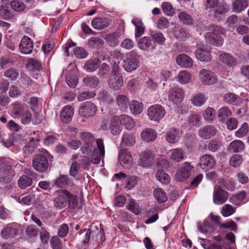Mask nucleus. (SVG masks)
<instances>
[{
    "label": "nucleus",
    "mask_w": 249,
    "mask_h": 249,
    "mask_svg": "<svg viewBox=\"0 0 249 249\" xmlns=\"http://www.w3.org/2000/svg\"><path fill=\"white\" fill-rule=\"evenodd\" d=\"M96 147H93V142L83 143L81 148L82 152L83 154L91 155V160L93 164H97L103 159L105 153V146L103 141L102 139H97L96 141Z\"/></svg>",
    "instance_id": "1"
},
{
    "label": "nucleus",
    "mask_w": 249,
    "mask_h": 249,
    "mask_svg": "<svg viewBox=\"0 0 249 249\" xmlns=\"http://www.w3.org/2000/svg\"><path fill=\"white\" fill-rule=\"evenodd\" d=\"M55 194L56 196L53 200V203L57 209L61 210L68 205L70 209H74L77 206V197L68 191L60 190L56 191Z\"/></svg>",
    "instance_id": "2"
},
{
    "label": "nucleus",
    "mask_w": 249,
    "mask_h": 249,
    "mask_svg": "<svg viewBox=\"0 0 249 249\" xmlns=\"http://www.w3.org/2000/svg\"><path fill=\"white\" fill-rule=\"evenodd\" d=\"M71 165L70 168V175L75 177L78 173L80 167L86 168L90 163L89 158L87 156L75 154L71 158Z\"/></svg>",
    "instance_id": "3"
},
{
    "label": "nucleus",
    "mask_w": 249,
    "mask_h": 249,
    "mask_svg": "<svg viewBox=\"0 0 249 249\" xmlns=\"http://www.w3.org/2000/svg\"><path fill=\"white\" fill-rule=\"evenodd\" d=\"M139 59L140 55L134 51L126 53L123 60L124 70L128 72L135 71L139 67Z\"/></svg>",
    "instance_id": "4"
},
{
    "label": "nucleus",
    "mask_w": 249,
    "mask_h": 249,
    "mask_svg": "<svg viewBox=\"0 0 249 249\" xmlns=\"http://www.w3.org/2000/svg\"><path fill=\"white\" fill-rule=\"evenodd\" d=\"M147 113L151 120L159 122L165 115V110L161 105L157 104L148 107Z\"/></svg>",
    "instance_id": "5"
},
{
    "label": "nucleus",
    "mask_w": 249,
    "mask_h": 249,
    "mask_svg": "<svg viewBox=\"0 0 249 249\" xmlns=\"http://www.w3.org/2000/svg\"><path fill=\"white\" fill-rule=\"evenodd\" d=\"M102 125L103 130L110 129V132L114 135H118L121 131V124L118 116H114L111 118L109 122L105 121Z\"/></svg>",
    "instance_id": "6"
},
{
    "label": "nucleus",
    "mask_w": 249,
    "mask_h": 249,
    "mask_svg": "<svg viewBox=\"0 0 249 249\" xmlns=\"http://www.w3.org/2000/svg\"><path fill=\"white\" fill-rule=\"evenodd\" d=\"M97 107L90 102H85L83 103L79 108V114L80 116L89 118L93 116L96 113Z\"/></svg>",
    "instance_id": "7"
},
{
    "label": "nucleus",
    "mask_w": 249,
    "mask_h": 249,
    "mask_svg": "<svg viewBox=\"0 0 249 249\" xmlns=\"http://www.w3.org/2000/svg\"><path fill=\"white\" fill-rule=\"evenodd\" d=\"M198 76L199 80L203 84L211 85L217 81V78L214 73L209 70L205 69L201 70Z\"/></svg>",
    "instance_id": "8"
},
{
    "label": "nucleus",
    "mask_w": 249,
    "mask_h": 249,
    "mask_svg": "<svg viewBox=\"0 0 249 249\" xmlns=\"http://www.w3.org/2000/svg\"><path fill=\"white\" fill-rule=\"evenodd\" d=\"M49 162L47 159L42 155L36 156L33 160V166L39 172H45L48 168Z\"/></svg>",
    "instance_id": "9"
},
{
    "label": "nucleus",
    "mask_w": 249,
    "mask_h": 249,
    "mask_svg": "<svg viewBox=\"0 0 249 249\" xmlns=\"http://www.w3.org/2000/svg\"><path fill=\"white\" fill-rule=\"evenodd\" d=\"M193 168L189 162H184L176 173L175 179L178 181H183L189 178Z\"/></svg>",
    "instance_id": "10"
},
{
    "label": "nucleus",
    "mask_w": 249,
    "mask_h": 249,
    "mask_svg": "<svg viewBox=\"0 0 249 249\" xmlns=\"http://www.w3.org/2000/svg\"><path fill=\"white\" fill-rule=\"evenodd\" d=\"M54 185L58 188L73 189L75 184L67 175L61 174L54 181Z\"/></svg>",
    "instance_id": "11"
},
{
    "label": "nucleus",
    "mask_w": 249,
    "mask_h": 249,
    "mask_svg": "<svg viewBox=\"0 0 249 249\" xmlns=\"http://www.w3.org/2000/svg\"><path fill=\"white\" fill-rule=\"evenodd\" d=\"M154 159L152 152L149 150H145L139 155V165L145 168L149 167L153 164Z\"/></svg>",
    "instance_id": "12"
},
{
    "label": "nucleus",
    "mask_w": 249,
    "mask_h": 249,
    "mask_svg": "<svg viewBox=\"0 0 249 249\" xmlns=\"http://www.w3.org/2000/svg\"><path fill=\"white\" fill-rule=\"evenodd\" d=\"M229 194L221 188H217L213 193V203L216 205H221L228 199Z\"/></svg>",
    "instance_id": "13"
},
{
    "label": "nucleus",
    "mask_w": 249,
    "mask_h": 249,
    "mask_svg": "<svg viewBox=\"0 0 249 249\" xmlns=\"http://www.w3.org/2000/svg\"><path fill=\"white\" fill-rule=\"evenodd\" d=\"M138 47L142 50L150 52L156 48V43L149 37L144 36L140 38L138 42Z\"/></svg>",
    "instance_id": "14"
},
{
    "label": "nucleus",
    "mask_w": 249,
    "mask_h": 249,
    "mask_svg": "<svg viewBox=\"0 0 249 249\" xmlns=\"http://www.w3.org/2000/svg\"><path fill=\"white\" fill-rule=\"evenodd\" d=\"M33 42L28 36H24L19 44V50L23 54H30L33 49Z\"/></svg>",
    "instance_id": "15"
},
{
    "label": "nucleus",
    "mask_w": 249,
    "mask_h": 249,
    "mask_svg": "<svg viewBox=\"0 0 249 249\" xmlns=\"http://www.w3.org/2000/svg\"><path fill=\"white\" fill-rule=\"evenodd\" d=\"M245 144L240 140H235L230 142L227 147V151L231 153H242L245 150Z\"/></svg>",
    "instance_id": "16"
},
{
    "label": "nucleus",
    "mask_w": 249,
    "mask_h": 249,
    "mask_svg": "<svg viewBox=\"0 0 249 249\" xmlns=\"http://www.w3.org/2000/svg\"><path fill=\"white\" fill-rule=\"evenodd\" d=\"M215 161L213 158L210 155H204L199 159L198 164L201 168L205 170L212 169L215 165Z\"/></svg>",
    "instance_id": "17"
},
{
    "label": "nucleus",
    "mask_w": 249,
    "mask_h": 249,
    "mask_svg": "<svg viewBox=\"0 0 249 249\" xmlns=\"http://www.w3.org/2000/svg\"><path fill=\"white\" fill-rule=\"evenodd\" d=\"M118 160L120 164L125 168H129L133 164V158L131 155L124 150H122L119 152Z\"/></svg>",
    "instance_id": "18"
},
{
    "label": "nucleus",
    "mask_w": 249,
    "mask_h": 249,
    "mask_svg": "<svg viewBox=\"0 0 249 249\" xmlns=\"http://www.w3.org/2000/svg\"><path fill=\"white\" fill-rule=\"evenodd\" d=\"M217 132V129L212 125H207L200 128L198 132L200 137L204 139H208L213 137Z\"/></svg>",
    "instance_id": "19"
},
{
    "label": "nucleus",
    "mask_w": 249,
    "mask_h": 249,
    "mask_svg": "<svg viewBox=\"0 0 249 249\" xmlns=\"http://www.w3.org/2000/svg\"><path fill=\"white\" fill-rule=\"evenodd\" d=\"M18 232L17 226L14 224H8L1 231V237L5 239L13 238L15 237Z\"/></svg>",
    "instance_id": "20"
},
{
    "label": "nucleus",
    "mask_w": 249,
    "mask_h": 249,
    "mask_svg": "<svg viewBox=\"0 0 249 249\" xmlns=\"http://www.w3.org/2000/svg\"><path fill=\"white\" fill-rule=\"evenodd\" d=\"M195 53L196 59L201 61L208 62L211 60L210 52L204 46H197Z\"/></svg>",
    "instance_id": "21"
},
{
    "label": "nucleus",
    "mask_w": 249,
    "mask_h": 249,
    "mask_svg": "<svg viewBox=\"0 0 249 249\" xmlns=\"http://www.w3.org/2000/svg\"><path fill=\"white\" fill-rule=\"evenodd\" d=\"M123 83V77L120 74L115 72L110 76L109 85L110 88L118 90L122 86Z\"/></svg>",
    "instance_id": "22"
},
{
    "label": "nucleus",
    "mask_w": 249,
    "mask_h": 249,
    "mask_svg": "<svg viewBox=\"0 0 249 249\" xmlns=\"http://www.w3.org/2000/svg\"><path fill=\"white\" fill-rule=\"evenodd\" d=\"M111 23L107 18H94L91 22L92 27L97 30H102L107 28Z\"/></svg>",
    "instance_id": "23"
},
{
    "label": "nucleus",
    "mask_w": 249,
    "mask_h": 249,
    "mask_svg": "<svg viewBox=\"0 0 249 249\" xmlns=\"http://www.w3.org/2000/svg\"><path fill=\"white\" fill-rule=\"evenodd\" d=\"M176 62L178 65L185 68H191L193 64V60L186 54H180L176 57Z\"/></svg>",
    "instance_id": "24"
},
{
    "label": "nucleus",
    "mask_w": 249,
    "mask_h": 249,
    "mask_svg": "<svg viewBox=\"0 0 249 249\" xmlns=\"http://www.w3.org/2000/svg\"><path fill=\"white\" fill-rule=\"evenodd\" d=\"M141 136L143 141L147 142H150L156 140L157 133L154 129L147 128L142 131Z\"/></svg>",
    "instance_id": "25"
},
{
    "label": "nucleus",
    "mask_w": 249,
    "mask_h": 249,
    "mask_svg": "<svg viewBox=\"0 0 249 249\" xmlns=\"http://www.w3.org/2000/svg\"><path fill=\"white\" fill-rule=\"evenodd\" d=\"M219 60L229 67L236 65V59L233 56L227 53H223L219 55Z\"/></svg>",
    "instance_id": "26"
},
{
    "label": "nucleus",
    "mask_w": 249,
    "mask_h": 249,
    "mask_svg": "<svg viewBox=\"0 0 249 249\" xmlns=\"http://www.w3.org/2000/svg\"><path fill=\"white\" fill-rule=\"evenodd\" d=\"M73 114V109L71 106H66L62 109L60 117L62 122L68 123L71 121Z\"/></svg>",
    "instance_id": "27"
},
{
    "label": "nucleus",
    "mask_w": 249,
    "mask_h": 249,
    "mask_svg": "<svg viewBox=\"0 0 249 249\" xmlns=\"http://www.w3.org/2000/svg\"><path fill=\"white\" fill-rule=\"evenodd\" d=\"M205 37L209 40L210 43L213 44L217 47L222 46L224 42V40L221 36L210 31L207 34Z\"/></svg>",
    "instance_id": "28"
},
{
    "label": "nucleus",
    "mask_w": 249,
    "mask_h": 249,
    "mask_svg": "<svg viewBox=\"0 0 249 249\" xmlns=\"http://www.w3.org/2000/svg\"><path fill=\"white\" fill-rule=\"evenodd\" d=\"M184 97V92L183 89L178 87L172 88V102L174 104L180 103Z\"/></svg>",
    "instance_id": "29"
},
{
    "label": "nucleus",
    "mask_w": 249,
    "mask_h": 249,
    "mask_svg": "<svg viewBox=\"0 0 249 249\" xmlns=\"http://www.w3.org/2000/svg\"><path fill=\"white\" fill-rule=\"evenodd\" d=\"M231 114L232 113L230 109L227 107H224L218 109L217 118L220 122L223 123L231 116Z\"/></svg>",
    "instance_id": "30"
},
{
    "label": "nucleus",
    "mask_w": 249,
    "mask_h": 249,
    "mask_svg": "<svg viewBox=\"0 0 249 249\" xmlns=\"http://www.w3.org/2000/svg\"><path fill=\"white\" fill-rule=\"evenodd\" d=\"M135 142V138L133 135L124 133L122 137L121 145L123 147H131L134 145Z\"/></svg>",
    "instance_id": "31"
},
{
    "label": "nucleus",
    "mask_w": 249,
    "mask_h": 249,
    "mask_svg": "<svg viewBox=\"0 0 249 249\" xmlns=\"http://www.w3.org/2000/svg\"><path fill=\"white\" fill-rule=\"evenodd\" d=\"M207 98L202 93L195 94L191 99V102L194 106L199 107L202 106L206 102Z\"/></svg>",
    "instance_id": "32"
},
{
    "label": "nucleus",
    "mask_w": 249,
    "mask_h": 249,
    "mask_svg": "<svg viewBox=\"0 0 249 249\" xmlns=\"http://www.w3.org/2000/svg\"><path fill=\"white\" fill-rule=\"evenodd\" d=\"M121 125H124L126 129H131L135 125L133 119L126 115H122L118 116Z\"/></svg>",
    "instance_id": "33"
},
{
    "label": "nucleus",
    "mask_w": 249,
    "mask_h": 249,
    "mask_svg": "<svg viewBox=\"0 0 249 249\" xmlns=\"http://www.w3.org/2000/svg\"><path fill=\"white\" fill-rule=\"evenodd\" d=\"M91 235H93V231L90 230L85 229L77 235V238L82 244L85 245L89 242Z\"/></svg>",
    "instance_id": "34"
},
{
    "label": "nucleus",
    "mask_w": 249,
    "mask_h": 249,
    "mask_svg": "<svg viewBox=\"0 0 249 249\" xmlns=\"http://www.w3.org/2000/svg\"><path fill=\"white\" fill-rule=\"evenodd\" d=\"M248 6L246 0H236L232 2V9L236 13H240Z\"/></svg>",
    "instance_id": "35"
},
{
    "label": "nucleus",
    "mask_w": 249,
    "mask_h": 249,
    "mask_svg": "<svg viewBox=\"0 0 249 249\" xmlns=\"http://www.w3.org/2000/svg\"><path fill=\"white\" fill-rule=\"evenodd\" d=\"M240 97L233 93H228L224 95L223 100L229 104L235 105L240 102Z\"/></svg>",
    "instance_id": "36"
},
{
    "label": "nucleus",
    "mask_w": 249,
    "mask_h": 249,
    "mask_svg": "<svg viewBox=\"0 0 249 249\" xmlns=\"http://www.w3.org/2000/svg\"><path fill=\"white\" fill-rule=\"evenodd\" d=\"M116 102L120 109L124 111L128 108L129 101L127 97L120 95L116 98Z\"/></svg>",
    "instance_id": "37"
},
{
    "label": "nucleus",
    "mask_w": 249,
    "mask_h": 249,
    "mask_svg": "<svg viewBox=\"0 0 249 249\" xmlns=\"http://www.w3.org/2000/svg\"><path fill=\"white\" fill-rule=\"evenodd\" d=\"M247 194L244 191L238 194L233 195L230 198V201L235 205H240L246 197Z\"/></svg>",
    "instance_id": "38"
},
{
    "label": "nucleus",
    "mask_w": 249,
    "mask_h": 249,
    "mask_svg": "<svg viewBox=\"0 0 249 249\" xmlns=\"http://www.w3.org/2000/svg\"><path fill=\"white\" fill-rule=\"evenodd\" d=\"M156 179L162 184H167L170 181V176L162 170H159L156 172Z\"/></svg>",
    "instance_id": "39"
},
{
    "label": "nucleus",
    "mask_w": 249,
    "mask_h": 249,
    "mask_svg": "<svg viewBox=\"0 0 249 249\" xmlns=\"http://www.w3.org/2000/svg\"><path fill=\"white\" fill-rule=\"evenodd\" d=\"M177 79L180 83L186 84L191 80V74L187 71H181L178 73Z\"/></svg>",
    "instance_id": "40"
},
{
    "label": "nucleus",
    "mask_w": 249,
    "mask_h": 249,
    "mask_svg": "<svg viewBox=\"0 0 249 249\" xmlns=\"http://www.w3.org/2000/svg\"><path fill=\"white\" fill-rule=\"evenodd\" d=\"M197 228L198 231L203 233L210 234L214 231V228L213 226L211 225L208 221L205 220L204 222V227H203L200 223H197Z\"/></svg>",
    "instance_id": "41"
},
{
    "label": "nucleus",
    "mask_w": 249,
    "mask_h": 249,
    "mask_svg": "<svg viewBox=\"0 0 249 249\" xmlns=\"http://www.w3.org/2000/svg\"><path fill=\"white\" fill-rule=\"evenodd\" d=\"M18 182L19 187L23 189L30 186L33 183V180L29 177L23 175L19 178Z\"/></svg>",
    "instance_id": "42"
},
{
    "label": "nucleus",
    "mask_w": 249,
    "mask_h": 249,
    "mask_svg": "<svg viewBox=\"0 0 249 249\" xmlns=\"http://www.w3.org/2000/svg\"><path fill=\"white\" fill-rule=\"evenodd\" d=\"M98 97L100 99L108 103L112 102L113 100V94L106 89H101L100 91Z\"/></svg>",
    "instance_id": "43"
},
{
    "label": "nucleus",
    "mask_w": 249,
    "mask_h": 249,
    "mask_svg": "<svg viewBox=\"0 0 249 249\" xmlns=\"http://www.w3.org/2000/svg\"><path fill=\"white\" fill-rule=\"evenodd\" d=\"M129 105L130 106V110L133 114H139L143 110V106L138 101H132Z\"/></svg>",
    "instance_id": "44"
},
{
    "label": "nucleus",
    "mask_w": 249,
    "mask_h": 249,
    "mask_svg": "<svg viewBox=\"0 0 249 249\" xmlns=\"http://www.w3.org/2000/svg\"><path fill=\"white\" fill-rule=\"evenodd\" d=\"M83 83L87 86L95 88L99 84V79L95 76L87 77L83 79Z\"/></svg>",
    "instance_id": "45"
},
{
    "label": "nucleus",
    "mask_w": 249,
    "mask_h": 249,
    "mask_svg": "<svg viewBox=\"0 0 249 249\" xmlns=\"http://www.w3.org/2000/svg\"><path fill=\"white\" fill-rule=\"evenodd\" d=\"M178 18L185 24L188 25L193 24L194 20L191 16L185 12H180L178 14Z\"/></svg>",
    "instance_id": "46"
},
{
    "label": "nucleus",
    "mask_w": 249,
    "mask_h": 249,
    "mask_svg": "<svg viewBox=\"0 0 249 249\" xmlns=\"http://www.w3.org/2000/svg\"><path fill=\"white\" fill-rule=\"evenodd\" d=\"M154 195L159 203H163L167 199L165 193L160 188H156L154 191Z\"/></svg>",
    "instance_id": "47"
},
{
    "label": "nucleus",
    "mask_w": 249,
    "mask_h": 249,
    "mask_svg": "<svg viewBox=\"0 0 249 249\" xmlns=\"http://www.w3.org/2000/svg\"><path fill=\"white\" fill-rule=\"evenodd\" d=\"M10 6L13 9L18 12H21L26 9V5L22 1L14 0L10 2Z\"/></svg>",
    "instance_id": "48"
},
{
    "label": "nucleus",
    "mask_w": 249,
    "mask_h": 249,
    "mask_svg": "<svg viewBox=\"0 0 249 249\" xmlns=\"http://www.w3.org/2000/svg\"><path fill=\"white\" fill-rule=\"evenodd\" d=\"M126 208L131 211L135 214H139L141 212V210L138 204L133 199H130L126 205Z\"/></svg>",
    "instance_id": "49"
},
{
    "label": "nucleus",
    "mask_w": 249,
    "mask_h": 249,
    "mask_svg": "<svg viewBox=\"0 0 249 249\" xmlns=\"http://www.w3.org/2000/svg\"><path fill=\"white\" fill-rule=\"evenodd\" d=\"M173 34L177 38L183 39L188 38L190 36L189 33L183 28L175 27Z\"/></svg>",
    "instance_id": "50"
},
{
    "label": "nucleus",
    "mask_w": 249,
    "mask_h": 249,
    "mask_svg": "<svg viewBox=\"0 0 249 249\" xmlns=\"http://www.w3.org/2000/svg\"><path fill=\"white\" fill-rule=\"evenodd\" d=\"M26 109V108L20 104L15 103L13 105L12 112L16 118L19 117Z\"/></svg>",
    "instance_id": "51"
},
{
    "label": "nucleus",
    "mask_w": 249,
    "mask_h": 249,
    "mask_svg": "<svg viewBox=\"0 0 249 249\" xmlns=\"http://www.w3.org/2000/svg\"><path fill=\"white\" fill-rule=\"evenodd\" d=\"M99 67V60L94 59L87 61L85 65L84 69L88 72H92L96 70Z\"/></svg>",
    "instance_id": "52"
},
{
    "label": "nucleus",
    "mask_w": 249,
    "mask_h": 249,
    "mask_svg": "<svg viewBox=\"0 0 249 249\" xmlns=\"http://www.w3.org/2000/svg\"><path fill=\"white\" fill-rule=\"evenodd\" d=\"M21 86L24 89L30 88L33 83L32 80L25 73H22L19 79Z\"/></svg>",
    "instance_id": "53"
},
{
    "label": "nucleus",
    "mask_w": 249,
    "mask_h": 249,
    "mask_svg": "<svg viewBox=\"0 0 249 249\" xmlns=\"http://www.w3.org/2000/svg\"><path fill=\"white\" fill-rule=\"evenodd\" d=\"M243 160V159L241 155L234 154L231 157L230 162L231 166L237 168L241 164Z\"/></svg>",
    "instance_id": "54"
},
{
    "label": "nucleus",
    "mask_w": 249,
    "mask_h": 249,
    "mask_svg": "<svg viewBox=\"0 0 249 249\" xmlns=\"http://www.w3.org/2000/svg\"><path fill=\"white\" fill-rule=\"evenodd\" d=\"M19 71H18L14 68H10L4 72V75L9 78L11 80L14 81L16 80L18 77Z\"/></svg>",
    "instance_id": "55"
},
{
    "label": "nucleus",
    "mask_w": 249,
    "mask_h": 249,
    "mask_svg": "<svg viewBox=\"0 0 249 249\" xmlns=\"http://www.w3.org/2000/svg\"><path fill=\"white\" fill-rule=\"evenodd\" d=\"M19 117L21 118V123L25 125L29 124L33 120V114L27 109Z\"/></svg>",
    "instance_id": "56"
},
{
    "label": "nucleus",
    "mask_w": 249,
    "mask_h": 249,
    "mask_svg": "<svg viewBox=\"0 0 249 249\" xmlns=\"http://www.w3.org/2000/svg\"><path fill=\"white\" fill-rule=\"evenodd\" d=\"M184 152L181 148H176L172 150V160L179 162L184 158Z\"/></svg>",
    "instance_id": "57"
},
{
    "label": "nucleus",
    "mask_w": 249,
    "mask_h": 249,
    "mask_svg": "<svg viewBox=\"0 0 249 249\" xmlns=\"http://www.w3.org/2000/svg\"><path fill=\"white\" fill-rule=\"evenodd\" d=\"M236 209L230 204H225L222 208L221 213L224 217H228L235 212Z\"/></svg>",
    "instance_id": "58"
},
{
    "label": "nucleus",
    "mask_w": 249,
    "mask_h": 249,
    "mask_svg": "<svg viewBox=\"0 0 249 249\" xmlns=\"http://www.w3.org/2000/svg\"><path fill=\"white\" fill-rule=\"evenodd\" d=\"M221 146V142L220 141L215 139L211 141L207 146L209 151L215 152L217 151Z\"/></svg>",
    "instance_id": "59"
},
{
    "label": "nucleus",
    "mask_w": 249,
    "mask_h": 249,
    "mask_svg": "<svg viewBox=\"0 0 249 249\" xmlns=\"http://www.w3.org/2000/svg\"><path fill=\"white\" fill-rule=\"evenodd\" d=\"M215 115V110L213 107H208L203 114V118L205 120L210 122L213 120Z\"/></svg>",
    "instance_id": "60"
},
{
    "label": "nucleus",
    "mask_w": 249,
    "mask_h": 249,
    "mask_svg": "<svg viewBox=\"0 0 249 249\" xmlns=\"http://www.w3.org/2000/svg\"><path fill=\"white\" fill-rule=\"evenodd\" d=\"M26 67L32 71H39L41 68V64L37 60L31 58L28 61Z\"/></svg>",
    "instance_id": "61"
},
{
    "label": "nucleus",
    "mask_w": 249,
    "mask_h": 249,
    "mask_svg": "<svg viewBox=\"0 0 249 249\" xmlns=\"http://www.w3.org/2000/svg\"><path fill=\"white\" fill-rule=\"evenodd\" d=\"M88 44L89 47L93 48H98L101 47L103 44L102 39L97 37H91L88 41Z\"/></svg>",
    "instance_id": "62"
},
{
    "label": "nucleus",
    "mask_w": 249,
    "mask_h": 249,
    "mask_svg": "<svg viewBox=\"0 0 249 249\" xmlns=\"http://www.w3.org/2000/svg\"><path fill=\"white\" fill-rule=\"evenodd\" d=\"M0 15L3 19L8 20L13 18L12 12L9 10V7H0Z\"/></svg>",
    "instance_id": "63"
},
{
    "label": "nucleus",
    "mask_w": 249,
    "mask_h": 249,
    "mask_svg": "<svg viewBox=\"0 0 249 249\" xmlns=\"http://www.w3.org/2000/svg\"><path fill=\"white\" fill-rule=\"evenodd\" d=\"M249 131V126L247 123H244L242 126L235 133V136L238 138H242L246 135Z\"/></svg>",
    "instance_id": "64"
}]
</instances>
